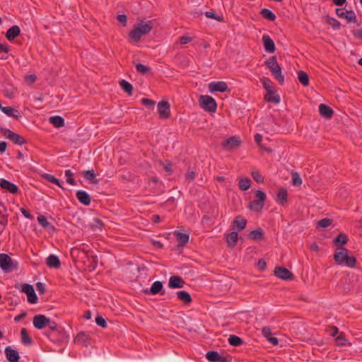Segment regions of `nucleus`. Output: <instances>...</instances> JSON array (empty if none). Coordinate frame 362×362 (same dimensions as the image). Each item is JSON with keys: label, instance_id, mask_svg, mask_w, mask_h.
Returning a JSON list of instances; mask_svg holds the SVG:
<instances>
[{"label": "nucleus", "instance_id": "f257e3e1", "mask_svg": "<svg viewBox=\"0 0 362 362\" xmlns=\"http://www.w3.org/2000/svg\"><path fill=\"white\" fill-rule=\"evenodd\" d=\"M153 25L152 21H141L134 25V29L129 33V36L134 42H139L143 35L151 32Z\"/></svg>", "mask_w": 362, "mask_h": 362}, {"label": "nucleus", "instance_id": "f03ea898", "mask_svg": "<svg viewBox=\"0 0 362 362\" xmlns=\"http://www.w3.org/2000/svg\"><path fill=\"white\" fill-rule=\"evenodd\" d=\"M340 251L336 252L334 255L335 262L340 265L345 264L349 267H354L356 259L354 256L348 255V250L346 248L339 249Z\"/></svg>", "mask_w": 362, "mask_h": 362}, {"label": "nucleus", "instance_id": "7ed1b4c3", "mask_svg": "<svg viewBox=\"0 0 362 362\" xmlns=\"http://www.w3.org/2000/svg\"><path fill=\"white\" fill-rule=\"evenodd\" d=\"M265 64L271 71L274 77L281 83L284 82V77L281 74V68L278 64L276 57L273 56L271 57L267 61L265 62Z\"/></svg>", "mask_w": 362, "mask_h": 362}, {"label": "nucleus", "instance_id": "20e7f679", "mask_svg": "<svg viewBox=\"0 0 362 362\" xmlns=\"http://www.w3.org/2000/svg\"><path fill=\"white\" fill-rule=\"evenodd\" d=\"M255 197L257 199L252 201L249 204L250 210L254 211H260L264 206L266 200V194L262 190H257L255 192Z\"/></svg>", "mask_w": 362, "mask_h": 362}, {"label": "nucleus", "instance_id": "39448f33", "mask_svg": "<svg viewBox=\"0 0 362 362\" xmlns=\"http://www.w3.org/2000/svg\"><path fill=\"white\" fill-rule=\"evenodd\" d=\"M199 103L204 110L211 112H214L217 107L216 100L209 95H202L199 98Z\"/></svg>", "mask_w": 362, "mask_h": 362}, {"label": "nucleus", "instance_id": "423d86ee", "mask_svg": "<svg viewBox=\"0 0 362 362\" xmlns=\"http://www.w3.org/2000/svg\"><path fill=\"white\" fill-rule=\"evenodd\" d=\"M1 133L15 144L22 145L26 143L25 139L23 136L8 129H1Z\"/></svg>", "mask_w": 362, "mask_h": 362}, {"label": "nucleus", "instance_id": "0eeeda50", "mask_svg": "<svg viewBox=\"0 0 362 362\" xmlns=\"http://www.w3.org/2000/svg\"><path fill=\"white\" fill-rule=\"evenodd\" d=\"M0 267L5 272H10L16 269L12 259L6 254H0Z\"/></svg>", "mask_w": 362, "mask_h": 362}, {"label": "nucleus", "instance_id": "6e6552de", "mask_svg": "<svg viewBox=\"0 0 362 362\" xmlns=\"http://www.w3.org/2000/svg\"><path fill=\"white\" fill-rule=\"evenodd\" d=\"M158 112L161 119H168L170 116V106L168 101H161L158 104Z\"/></svg>", "mask_w": 362, "mask_h": 362}, {"label": "nucleus", "instance_id": "1a4fd4ad", "mask_svg": "<svg viewBox=\"0 0 362 362\" xmlns=\"http://www.w3.org/2000/svg\"><path fill=\"white\" fill-rule=\"evenodd\" d=\"M240 143L241 141L238 136H232L223 142L222 146L224 149L230 151L238 148L240 145Z\"/></svg>", "mask_w": 362, "mask_h": 362}, {"label": "nucleus", "instance_id": "9d476101", "mask_svg": "<svg viewBox=\"0 0 362 362\" xmlns=\"http://www.w3.org/2000/svg\"><path fill=\"white\" fill-rule=\"evenodd\" d=\"M337 15L340 18H344L348 23L356 22V16L353 11H347L344 8H337L336 10Z\"/></svg>", "mask_w": 362, "mask_h": 362}, {"label": "nucleus", "instance_id": "9b49d317", "mask_svg": "<svg viewBox=\"0 0 362 362\" xmlns=\"http://www.w3.org/2000/svg\"><path fill=\"white\" fill-rule=\"evenodd\" d=\"M274 274L283 280H289L293 279V274L284 267H277L274 269Z\"/></svg>", "mask_w": 362, "mask_h": 362}, {"label": "nucleus", "instance_id": "f8f14e48", "mask_svg": "<svg viewBox=\"0 0 362 362\" xmlns=\"http://www.w3.org/2000/svg\"><path fill=\"white\" fill-rule=\"evenodd\" d=\"M49 318L44 315H37L33 317V325L38 329H42L47 326Z\"/></svg>", "mask_w": 362, "mask_h": 362}, {"label": "nucleus", "instance_id": "ddd939ff", "mask_svg": "<svg viewBox=\"0 0 362 362\" xmlns=\"http://www.w3.org/2000/svg\"><path fill=\"white\" fill-rule=\"evenodd\" d=\"M228 85L224 81L211 82L209 84L210 92H226L228 90Z\"/></svg>", "mask_w": 362, "mask_h": 362}, {"label": "nucleus", "instance_id": "4468645a", "mask_svg": "<svg viewBox=\"0 0 362 362\" xmlns=\"http://www.w3.org/2000/svg\"><path fill=\"white\" fill-rule=\"evenodd\" d=\"M163 289V284L162 282L159 281H155L151 288L148 289H146L144 291V293L146 294H152V295H156L158 293H160L161 295H163L165 293V291H162Z\"/></svg>", "mask_w": 362, "mask_h": 362}, {"label": "nucleus", "instance_id": "2eb2a0df", "mask_svg": "<svg viewBox=\"0 0 362 362\" xmlns=\"http://www.w3.org/2000/svg\"><path fill=\"white\" fill-rule=\"evenodd\" d=\"M262 42L264 49L268 53H274L276 47L273 40L267 35L262 36Z\"/></svg>", "mask_w": 362, "mask_h": 362}, {"label": "nucleus", "instance_id": "dca6fc26", "mask_svg": "<svg viewBox=\"0 0 362 362\" xmlns=\"http://www.w3.org/2000/svg\"><path fill=\"white\" fill-rule=\"evenodd\" d=\"M0 187L13 194H16L18 192V187L5 179L0 180Z\"/></svg>", "mask_w": 362, "mask_h": 362}, {"label": "nucleus", "instance_id": "f3484780", "mask_svg": "<svg viewBox=\"0 0 362 362\" xmlns=\"http://www.w3.org/2000/svg\"><path fill=\"white\" fill-rule=\"evenodd\" d=\"M5 354L6 359L10 362H18L20 356L18 352L13 349L10 346H7L5 349Z\"/></svg>", "mask_w": 362, "mask_h": 362}, {"label": "nucleus", "instance_id": "a211bd4d", "mask_svg": "<svg viewBox=\"0 0 362 362\" xmlns=\"http://www.w3.org/2000/svg\"><path fill=\"white\" fill-rule=\"evenodd\" d=\"M185 285L184 280L178 276H173L170 278L168 286L172 288H180Z\"/></svg>", "mask_w": 362, "mask_h": 362}, {"label": "nucleus", "instance_id": "6ab92c4d", "mask_svg": "<svg viewBox=\"0 0 362 362\" xmlns=\"http://www.w3.org/2000/svg\"><path fill=\"white\" fill-rule=\"evenodd\" d=\"M76 198L79 201L80 203L88 206L90 204L91 198L90 196L86 192L83 190L77 191L76 193Z\"/></svg>", "mask_w": 362, "mask_h": 362}, {"label": "nucleus", "instance_id": "aec40b11", "mask_svg": "<svg viewBox=\"0 0 362 362\" xmlns=\"http://www.w3.org/2000/svg\"><path fill=\"white\" fill-rule=\"evenodd\" d=\"M21 33V29L18 25L11 26L6 33V37L8 40L12 41Z\"/></svg>", "mask_w": 362, "mask_h": 362}, {"label": "nucleus", "instance_id": "412c9836", "mask_svg": "<svg viewBox=\"0 0 362 362\" xmlns=\"http://www.w3.org/2000/svg\"><path fill=\"white\" fill-rule=\"evenodd\" d=\"M47 266L50 268L58 269L61 265V262L59 257L55 255H50L47 258L46 262Z\"/></svg>", "mask_w": 362, "mask_h": 362}, {"label": "nucleus", "instance_id": "4be33fe9", "mask_svg": "<svg viewBox=\"0 0 362 362\" xmlns=\"http://www.w3.org/2000/svg\"><path fill=\"white\" fill-rule=\"evenodd\" d=\"M319 112L321 116L327 119L331 118L334 113L333 110L325 104L320 105Z\"/></svg>", "mask_w": 362, "mask_h": 362}, {"label": "nucleus", "instance_id": "5701e85b", "mask_svg": "<svg viewBox=\"0 0 362 362\" xmlns=\"http://www.w3.org/2000/svg\"><path fill=\"white\" fill-rule=\"evenodd\" d=\"M347 241L348 237L344 233H340L333 240L334 244L337 247V250L343 248L342 246L346 244Z\"/></svg>", "mask_w": 362, "mask_h": 362}, {"label": "nucleus", "instance_id": "b1692460", "mask_svg": "<svg viewBox=\"0 0 362 362\" xmlns=\"http://www.w3.org/2000/svg\"><path fill=\"white\" fill-rule=\"evenodd\" d=\"M76 344L88 346L89 345V337L85 332H80L74 339Z\"/></svg>", "mask_w": 362, "mask_h": 362}, {"label": "nucleus", "instance_id": "393cba45", "mask_svg": "<svg viewBox=\"0 0 362 362\" xmlns=\"http://www.w3.org/2000/svg\"><path fill=\"white\" fill-rule=\"evenodd\" d=\"M262 334L273 345H277L278 344V341H278L277 338L272 337V331H271L270 327H264L262 329Z\"/></svg>", "mask_w": 362, "mask_h": 362}, {"label": "nucleus", "instance_id": "a878e982", "mask_svg": "<svg viewBox=\"0 0 362 362\" xmlns=\"http://www.w3.org/2000/svg\"><path fill=\"white\" fill-rule=\"evenodd\" d=\"M1 110L5 113L6 115L18 119L19 117H21V114L19 111L16 109H14L12 107L8 106V107H1Z\"/></svg>", "mask_w": 362, "mask_h": 362}, {"label": "nucleus", "instance_id": "bb28decb", "mask_svg": "<svg viewBox=\"0 0 362 362\" xmlns=\"http://www.w3.org/2000/svg\"><path fill=\"white\" fill-rule=\"evenodd\" d=\"M177 298L182 301L185 304H189L192 300L189 293L185 291H180L177 292Z\"/></svg>", "mask_w": 362, "mask_h": 362}, {"label": "nucleus", "instance_id": "cd10ccee", "mask_svg": "<svg viewBox=\"0 0 362 362\" xmlns=\"http://www.w3.org/2000/svg\"><path fill=\"white\" fill-rule=\"evenodd\" d=\"M288 193L286 189L281 188L277 194L276 202L281 205H284L287 202Z\"/></svg>", "mask_w": 362, "mask_h": 362}, {"label": "nucleus", "instance_id": "c85d7f7f", "mask_svg": "<svg viewBox=\"0 0 362 362\" xmlns=\"http://www.w3.org/2000/svg\"><path fill=\"white\" fill-rule=\"evenodd\" d=\"M264 99L267 102L273 103L274 104H279L280 103V97L278 95H276L272 90L267 93L264 95Z\"/></svg>", "mask_w": 362, "mask_h": 362}, {"label": "nucleus", "instance_id": "c756f323", "mask_svg": "<svg viewBox=\"0 0 362 362\" xmlns=\"http://www.w3.org/2000/svg\"><path fill=\"white\" fill-rule=\"evenodd\" d=\"M174 235L176 237L177 240L181 245L186 244L189 241V235L187 233H183L180 231L175 230L174 232Z\"/></svg>", "mask_w": 362, "mask_h": 362}, {"label": "nucleus", "instance_id": "7c9ffc66", "mask_svg": "<svg viewBox=\"0 0 362 362\" xmlns=\"http://www.w3.org/2000/svg\"><path fill=\"white\" fill-rule=\"evenodd\" d=\"M49 121L57 128L62 127L64 125V119L60 116H52L49 118Z\"/></svg>", "mask_w": 362, "mask_h": 362}, {"label": "nucleus", "instance_id": "2f4dec72", "mask_svg": "<svg viewBox=\"0 0 362 362\" xmlns=\"http://www.w3.org/2000/svg\"><path fill=\"white\" fill-rule=\"evenodd\" d=\"M238 234L236 231H233L227 235L226 241L230 247H233L235 245L238 240Z\"/></svg>", "mask_w": 362, "mask_h": 362}, {"label": "nucleus", "instance_id": "473e14b6", "mask_svg": "<svg viewBox=\"0 0 362 362\" xmlns=\"http://www.w3.org/2000/svg\"><path fill=\"white\" fill-rule=\"evenodd\" d=\"M83 177L90 181L92 183L97 184L98 180L95 178V174L93 170H85L83 172Z\"/></svg>", "mask_w": 362, "mask_h": 362}, {"label": "nucleus", "instance_id": "72a5a7b5", "mask_svg": "<svg viewBox=\"0 0 362 362\" xmlns=\"http://www.w3.org/2000/svg\"><path fill=\"white\" fill-rule=\"evenodd\" d=\"M247 220L241 216H237L233 221V226L237 227L239 230H243L245 228Z\"/></svg>", "mask_w": 362, "mask_h": 362}, {"label": "nucleus", "instance_id": "f704fd0d", "mask_svg": "<svg viewBox=\"0 0 362 362\" xmlns=\"http://www.w3.org/2000/svg\"><path fill=\"white\" fill-rule=\"evenodd\" d=\"M264 233L262 229L257 228L251 231L249 234V238L254 240H259L263 238Z\"/></svg>", "mask_w": 362, "mask_h": 362}, {"label": "nucleus", "instance_id": "c9c22d12", "mask_svg": "<svg viewBox=\"0 0 362 362\" xmlns=\"http://www.w3.org/2000/svg\"><path fill=\"white\" fill-rule=\"evenodd\" d=\"M119 86L121 88L129 95H132L133 93L134 88L131 83L125 80H122L119 81Z\"/></svg>", "mask_w": 362, "mask_h": 362}, {"label": "nucleus", "instance_id": "e433bc0d", "mask_svg": "<svg viewBox=\"0 0 362 362\" xmlns=\"http://www.w3.org/2000/svg\"><path fill=\"white\" fill-rule=\"evenodd\" d=\"M298 78L301 84L304 86H307L309 84L308 75L303 71H300L298 73Z\"/></svg>", "mask_w": 362, "mask_h": 362}, {"label": "nucleus", "instance_id": "4c0bfd02", "mask_svg": "<svg viewBox=\"0 0 362 362\" xmlns=\"http://www.w3.org/2000/svg\"><path fill=\"white\" fill-rule=\"evenodd\" d=\"M261 15L266 19L274 21L276 19V15L268 8H263L260 11Z\"/></svg>", "mask_w": 362, "mask_h": 362}, {"label": "nucleus", "instance_id": "58836bf2", "mask_svg": "<svg viewBox=\"0 0 362 362\" xmlns=\"http://www.w3.org/2000/svg\"><path fill=\"white\" fill-rule=\"evenodd\" d=\"M42 177L46 180L47 181L49 182H52L53 184H55L57 185V186H59V187H61L62 189H64V187L62 186V185L60 184V182L59 180L56 178L54 175H51V174H47V173H45V174H43L42 175Z\"/></svg>", "mask_w": 362, "mask_h": 362}, {"label": "nucleus", "instance_id": "ea45409f", "mask_svg": "<svg viewBox=\"0 0 362 362\" xmlns=\"http://www.w3.org/2000/svg\"><path fill=\"white\" fill-rule=\"evenodd\" d=\"M251 181L248 178H240L239 180V187L243 191H246L250 187Z\"/></svg>", "mask_w": 362, "mask_h": 362}, {"label": "nucleus", "instance_id": "a19ab883", "mask_svg": "<svg viewBox=\"0 0 362 362\" xmlns=\"http://www.w3.org/2000/svg\"><path fill=\"white\" fill-rule=\"evenodd\" d=\"M228 342L230 345L234 346H238L243 344V339L235 335H230L228 338Z\"/></svg>", "mask_w": 362, "mask_h": 362}, {"label": "nucleus", "instance_id": "79ce46f5", "mask_svg": "<svg viewBox=\"0 0 362 362\" xmlns=\"http://www.w3.org/2000/svg\"><path fill=\"white\" fill-rule=\"evenodd\" d=\"M22 342L24 344L30 345L32 344V339L28 334L25 328H23L21 331Z\"/></svg>", "mask_w": 362, "mask_h": 362}, {"label": "nucleus", "instance_id": "37998d69", "mask_svg": "<svg viewBox=\"0 0 362 362\" xmlns=\"http://www.w3.org/2000/svg\"><path fill=\"white\" fill-rule=\"evenodd\" d=\"M206 358L211 362H216L220 359V355L214 351H210L207 352L206 355Z\"/></svg>", "mask_w": 362, "mask_h": 362}, {"label": "nucleus", "instance_id": "c03bdc74", "mask_svg": "<svg viewBox=\"0 0 362 362\" xmlns=\"http://www.w3.org/2000/svg\"><path fill=\"white\" fill-rule=\"evenodd\" d=\"M335 340L337 345L339 346L346 345L347 341L345 337V334L343 332L339 333V335L336 337Z\"/></svg>", "mask_w": 362, "mask_h": 362}, {"label": "nucleus", "instance_id": "a18cd8bd", "mask_svg": "<svg viewBox=\"0 0 362 362\" xmlns=\"http://www.w3.org/2000/svg\"><path fill=\"white\" fill-rule=\"evenodd\" d=\"M205 16L209 18H212L219 22L223 21V18L222 16L216 14L212 11L205 12Z\"/></svg>", "mask_w": 362, "mask_h": 362}, {"label": "nucleus", "instance_id": "49530a36", "mask_svg": "<svg viewBox=\"0 0 362 362\" xmlns=\"http://www.w3.org/2000/svg\"><path fill=\"white\" fill-rule=\"evenodd\" d=\"M26 294H27V296H28V301L30 303L34 304V303H37V295H36V293L35 292L34 288H32V291H30L29 293H26Z\"/></svg>", "mask_w": 362, "mask_h": 362}, {"label": "nucleus", "instance_id": "de8ad7c7", "mask_svg": "<svg viewBox=\"0 0 362 362\" xmlns=\"http://www.w3.org/2000/svg\"><path fill=\"white\" fill-rule=\"evenodd\" d=\"M26 294H27V296H28V301L30 303L34 304V303H37V295H36V293L35 292L34 288H32V291H30L29 293H26Z\"/></svg>", "mask_w": 362, "mask_h": 362}, {"label": "nucleus", "instance_id": "09e8293b", "mask_svg": "<svg viewBox=\"0 0 362 362\" xmlns=\"http://www.w3.org/2000/svg\"><path fill=\"white\" fill-rule=\"evenodd\" d=\"M37 221L43 228H48L51 225L47 218L42 215L37 217Z\"/></svg>", "mask_w": 362, "mask_h": 362}, {"label": "nucleus", "instance_id": "8fccbe9b", "mask_svg": "<svg viewBox=\"0 0 362 362\" xmlns=\"http://www.w3.org/2000/svg\"><path fill=\"white\" fill-rule=\"evenodd\" d=\"M332 223V219L325 218H323V219L317 222V226L321 228H327L329 226H330Z\"/></svg>", "mask_w": 362, "mask_h": 362}, {"label": "nucleus", "instance_id": "3c124183", "mask_svg": "<svg viewBox=\"0 0 362 362\" xmlns=\"http://www.w3.org/2000/svg\"><path fill=\"white\" fill-rule=\"evenodd\" d=\"M65 176L66 177L67 180V182L71 185H76V181L72 177L73 176V173H71V171L70 170H65Z\"/></svg>", "mask_w": 362, "mask_h": 362}, {"label": "nucleus", "instance_id": "603ef678", "mask_svg": "<svg viewBox=\"0 0 362 362\" xmlns=\"http://www.w3.org/2000/svg\"><path fill=\"white\" fill-rule=\"evenodd\" d=\"M136 71L142 74H146L149 70L150 68L147 66H145L141 64H138L136 65Z\"/></svg>", "mask_w": 362, "mask_h": 362}, {"label": "nucleus", "instance_id": "864d4df0", "mask_svg": "<svg viewBox=\"0 0 362 362\" xmlns=\"http://www.w3.org/2000/svg\"><path fill=\"white\" fill-rule=\"evenodd\" d=\"M292 182L293 185L296 186H299L302 184V179L297 173H293L292 174Z\"/></svg>", "mask_w": 362, "mask_h": 362}, {"label": "nucleus", "instance_id": "5fc2aeb1", "mask_svg": "<svg viewBox=\"0 0 362 362\" xmlns=\"http://www.w3.org/2000/svg\"><path fill=\"white\" fill-rule=\"evenodd\" d=\"M264 88L267 90V92L272 90V81L269 78H263L261 79Z\"/></svg>", "mask_w": 362, "mask_h": 362}, {"label": "nucleus", "instance_id": "6e6d98bb", "mask_svg": "<svg viewBox=\"0 0 362 362\" xmlns=\"http://www.w3.org/2000/svg\"><path fill=\"white\" fill-rule=\"evenodd\" d=\"M252 178L257 182H262L264 179L261 173L258 170H254L252 172Z\"/></svg>", "mask_w": 362, "mask_h": 362}, {"label": "nucleus", "instance_id": "4d7b16f0", "mask_svg": "<svg viewBox=\"0 0 362 362\" xmlns=\"http://www.w3.org/2000/svg\"><path fill=\"white\" fill-rule=\"evenodd\" d=\"M95 322L96 324L101 327H107V322L106 320L101 316H97L95 318Z\"/></svg>", "mask_w": 362, "mask_h": 362}, {"label": "nucleus", "instance_id": "13d9d810", "mask_svg": "<svg viewBox=\"0 0 362 362\" xmlns=\"http://www.w3.org/2000/svg\"><path fill=\"white\" fill-rule=\"evenodd\" d=\"M327 23L334 29H339L340 27V23L333 18H329Z\"/></svg>", "mask_w": 362, "mask_h": 362}, {"label": "nucleus", "instance_id": "bf43d9fd", "mask_svg": "<svg viewBox=\"0 0 362 362\" xmlns=\"http://www.w3.org/2000/svg\"><path fill=\"white\" fill-rule=\"evenodd\" d=\"M37 79V76L35 74L27 75L25 76V81L28 84H33Z\"/></svg>", "mask_w": 362, "mask_h": 362}, {"label": "nucleus", "instance_id": "052dcab7", "mask_svg": "<svg viewBox=\"0 0 362 362\" xmlns=\"http://www.w3.org/2000/svg\"><path fill=\"white\" fill-rule=\"evenodd\" d=\"M141 103L143 105H146V107H153L155 105L156 102L153 100L148 99V98H142Z\"/></svg>", "mask_w": 362, "mask_h": 362}, {"label": "nucleus", "instance_id": "680f3d73", "mask_svg": "<svg viewBox=\"0 0 362 362\" xmlns=\"http://www.w3.org/2000/svg\"><path fill=\"white\" fill-rule=\"evenodd\" d=\"M32 288H34L32 285L28 284H23L22 285L21 291L25 293H28L32 291Z\"/></svg>", "mask_w": 362, "mask_h": 362}, {"label": "nucleus", "instance_id": "e2e57ef3", "mask_svg": "<svg viewBox=\"0 0 362 362\" xmlns=\"http://www.w3.org/2000/svg\"><path fill=\"white\" fill-rule=\"evenodd\" d=\"M47 326H48L52 331H57L58 329L57 324L54 321H51L49 318Z\"/></svg>", "mask_w": 362, "mask_h": 362}, {"label": "nucleus", "instance_id": "0e129e2a", "mask_svg": "<svg viewBox=\"0 0 362 362\" xmlns=\"http://www.w3.org/2000/svg\"><path fill=\"white\" fill-rule=\"evenodd\" d=\"M185 176L186 180L192 181L195 178V173L194 171H187Z\"/></svg>", "mask_w": 362, "mask_h": 362}, {"label": "nucleus", "instance_id": "69168bd1", "mask_svg": "<svg viewBox=\"0 0 362 362\" xmlns=\"http://www.w3.org/2000/svg\"><path fill=\"white\" fill-rule=\"evenodd\" d=\"M180 43L182 45H185L192 41V37L186 36V35H183L180 37Z\"/></svg>", "mask_w": 362, "mask_h": 362}, {"label": "nucleus", "instance_id": "338daca9", "mask_svg": "<svg viewBox=\"0 0 362 362\" xmlns=\"http://www.w3.org/2000/svg\"><path fill=\"white\" fill-rule=\"evenodd\" d=\"M329 334L332 336V337H337V335L339 333V329L337 327L335 326H333V327H331L329 330Z\"/></svg>", "mask_w": 362, "mask_h": 362}, {"label": "nucleus", "instance_id": "774afa93", "mask_svg": "<svg viewBox=\"0 0 362 362\" xmlns=\"http://www.w3.org/2000/svg\"><path fill=\"white\" fill-rule=\"evenodd\" d=\"M36 287H37V291H39L40 293L42 294V293H45V287L44 284H42L41 282H38L36 284Z\"/></svg>", "mask_w": 362, "mask_h": 362}]
</instances>
